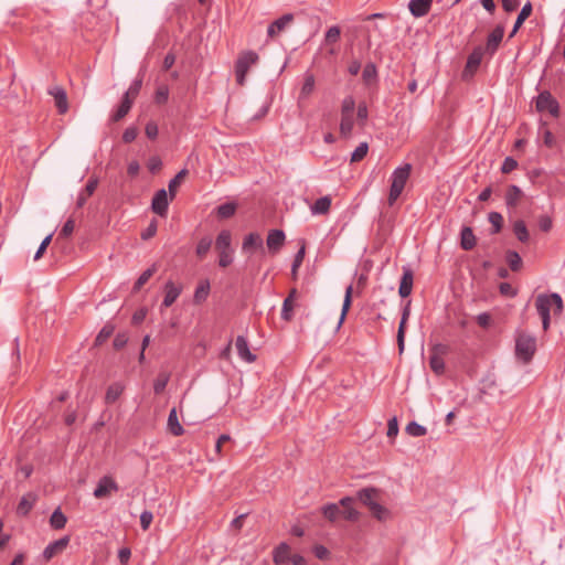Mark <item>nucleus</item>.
Returning <instances> with one entry per match:
<instances>
[{
  "label": "nucleus",
  "instance_id": "6e6d98bb",
  "mask_svg": "<svg viewBox=\"0 0 565 565\" xmlns=\"http://www.w3.org/2000/svg\"><path fill=\"white\" fill-rule=\"evenodd\" d=\"M303 258H305V245L302 244L300 249L295 255L294 263H292V266H291V273H292L294 277H296L297 270L301 266V264L303 262Z\"/></svg>",
  "mask_w": 565,
  "mask_h": 565
},
{
  "label": "nucleus",
  "instance_id": "e433bc0d",
  "mask_svg": "<svg viewBox=\"0 0 565 565\" xmlns=\"http://www.w3.org/2000/svg\"><path fill=\"white\" fill-rule=\"evenodd\" d=\"M210 294V282L209 280H203L199 284L194 292V301L196 303H201L206 300Z\"/></svg>",
  "mask_w": 565,
  "mask_h": 565
},
{
  "label": "nucleus",
  "instance_id": "7c9ffc66",
  "mask_svg": "<svg viewBox=\"0 0 565 565\" xmlns=\"http://www.w3.org/2000/svg\"><path fill=\"white\" fill-rule=\"evenodd\" d=\"M263 241L259 234L249 233L243 241L242 249L243 252L250 250L252 248L262 247Z\"/></svg>",
  "mask_w": 565,
  "mask_h": 565
},
{
  "label": "nucleus",
  "instance_id": "c85d7f7f",
  "mask_svg": "<svg viewBox=\"0 0 565 565\" xmlns=\"http://www.w3.org/2000/svg\"><path fill=\"white\" fill-rule=\"evenodd\" d=\"M354 126V114L341 115L340 135L343 138H349L352 134Z\"/></svg>",
  "mask_w": 565,
  "mask_h": 565
},
{
  "label": "nucleus",
  "instance_id": "39448f33",
  "mask_svg": "<svg viewBox=\"0 0 565 565\" xmlns=\"http://www.w3.org/2000/svg\"><path fill=\"white\" fill-rule=\"evenodd\" d=\"M232 234L227 230H223L216 237L215 248L218 252V265L223 268L230 266L233 262L232 257Z\"/></svg>",
  "mask_w": 565,
  "mask_h": 565
},
{
  "label": "nucleus",
  "instance_id": "5701e85b",
  "mask_svg": "<svg viewBox=\"0 0 565 565\" xmlns=\"http://www.w3.org/2000/svg\"><path fill=\"white\" fill-rule=\"evenodd\" d=\"M125 391V385L122 383L116 382L110 384L107 387L106 394H105V403L110 405L114 404L122 394Z\"/></svg>",
  "mask_w": 565,
  "mask_h": 565
},
{
  "label": "nucleus",
  "instance_id": "6e6552de",
  "mask_svg": "<svg viewBox=\"0 0 565 565\" xmlns=\"http://www.w3.org/2000/svg\"><path fill=\"white\" fill-rule=\"evenodd\" d=\"M119 487L114 478L104 476L99 479L95 490L94 497L96 499H104L110 497L114 492H117Z\"/></svg>",
  "mask_w": 565,
  "mask_h": 565
},
{
  "label": "nucleus",
  "instance_id": "13d9d810",
  "mask_svg": "<svg viewBox=\"0 0 565 565\" xmlns=\"http://www.w3.org/2000/svg\"><path fill=\"white\" fill-rule=\"evenodd\" d=\"M406 322L407 321H404L403 319H401V322L398 326V331H397V344H398V350L401 353L404 351Z\"/></svg>",
  "mask_w": 565,
  "mask_h": 565
},
{
  "label": "nucleus",
  "instance_id": "412c9836",
  "mask_svg": "<svg viewBox=\"0 0 565 565\" xmlns=\"http://www.w3.org/2000/svg\"><path fill=\"white\" fill-rule=\"evenodd\" d=\"M430 6L431 2L428 0H411L408 8L414 17L420 18L429 12Z\"/></svg>",
  "mask_w": 565,
  "mask_h": 565
},
{
  "label": "nucleus",
  "instance_id": "8fccbe9b",
  "mask_svg": "<svg viewBox=\"0 0 565 565\" xmlns=\"http://www.w3.org/2000/svg\"><path fill=\"white\" fill-rule=\"evenodd\" d=\"M141 86H142V78H136L129 86L128 90L125 93L124 97L131 98L134 102L136 99V97L138 96V94L141 89Z\"/></svg>",
  "mask_w": 565,
  "mask_h": 565
},
{
  "label": "nucleus",
  "instance_id": "79ce46f5",
  "mask_svg": "<svg viewBox=\"0 0 565 565\" xmlns=\"http://www.w3.org/2000/svg\"><path fill=\"white\" fill-rule=\"evenodd\" d=\"M507 263L511 270L518 271L522 267V258L520 255L514 250H508L505 256Z\"/></svg>",
  "mask_w": 565,
  "mask_h": 565
},
{
  "label": "nucleus",
  "instance_id": "aec40b11",
  "mask_svg": "<svg viewBox=\"0 0 565 565\" xmlns=\"http://www.w3.org/2000/svg\"><path fill=\"white\" fill-rule=\"evenodd\" d=\"M354 499L351 497H344L339 501V504L343 508L341 512L343 518L349 521H356L360 513L353 508Z\"/></svg>",
  "mask_w": 565,
  "mask_h": 565
},
{
  "label": "nucleus",
  "instance_id": "e2e57ef3",
  "mask_svg": "<svg viewBox=\"0 0 565 565\" xmlns=\"http://www.w3.org/2000/svg\"><path fill=\"white\" fill-rule=\"evenodd\" d=\"M52 236L53 234H49L43 241L42 243L40 244L35 255H34V260H38L40 259L44 252L46 250L47 246L50 245L51 241H52Z\"/></svg>",
  "mask_w": 565,
  "mask_h": 565
},
{
  "label": "nucleus",
  "instance_id": "9b49d317",
  "mask_svg": "<svg viewBox=\"0 0 565 565\" xmlns=\"http://www.w3.org/2000/svg\"><path fill=\"white\" fill-rule=\"evenodd\" d=\"M70 543L68 536H63L50 543L43 551V558L45 562L52 559L55 555L62 553Z\"/></svg>",
  "mask_w": 565,
  "mask_h": 565
},
{
  "label": "nucleus",
  "instance_id": "0eeeda50",
  "mask_svg": "<svg viewBox=\"0 0 565 565\" xmlns=\"http://www.w3.org/2000/svg\"><path fill=\"white\" fill-rule=\"evenodd\" d=\"M536 110L540 113H548L553 117H558L559 105L548 90L539 94L535 103Z\"/></svg>",
  "mask_w": 565,
  "mask_h": 565
},
{
  "label": "nucleus",
  "instance_id": "f257e3e1",
  "mask_svg": "<svg viewBox=\"0 0 565 565\" xmlns=\"http://www.w3.org/2000/svg\"><path fill=\"white\" fill-rule=\"evenodd\" d=\"M536 310L542 319V327L546 331L551 323V309H554V315L559 316L563 311L562 297L556 294L539 295L535 300Z\"/></svg>",
  "mask_w": 565,
  "mask_h": 565
},
{
  "label": "nucleus",
  "instance_id": "473e14b6",
  "mask_svg": "<svg viewBox=\"0 0 565 565\" xmlns=\"http://www.w3.org/2000/svg\"><path fill=\"white\" fill-rule=\"evenodd\" d=\"M531 13H532V4H531V2H527L522 7L510 36H513L518 32V30L521 28L523 22L530 17Z\"/></svg>",
  "mask_w": 565,
  "mask_h": 565
},
{
  "label": "nucleus",
  "instance_id": "bb28decb",
  "mask_svg": "<svg viewBox=\"0 0 565 565\" xmlns=\"http://www.w3.org/2000/svg\"><path fill=\"white\" fill-rule=\"evenodd\" d=\"M168 429L173 436H181L184 430L178 419L177 409L172 408L168 416Z\"/></svg>",
  "mask_w": 565,
  "mask_h": 565
},
{
  "label": "nucleus",
  "instance_id": "3c124183",
  "mask_svg": "<svg viewBox=\"0 0 565 565\" xmlns=\"http://www.w3.org/2000/svg\"><path fill=\"white\" fill-rule=\"evenodd\" d=\"M370 511L372 515L379 521H384L390 515L388 510L385 507L381 505L379 502L376 504H373Z\"/></svg>",
  "mask_w": 565,
  "mask_h": 565
},
{
  "label": "nucleus",
  "instance_id": "ea45409f",
  "mask_svg": "<svg viewBox=\"0 0 565 565\" xmlns=\"http://www.w3.org/2000/svg\"><path fill=\"white\" fill-rule=\"evenodd\" d=\"M157 271V266L152 265L150 268L146 269L139 278L136 280L134 285V291L137 292Z\"/></svg>",
  "mask_w": 565,
  "mask_h": 565
},
{
  "label": "nucleus",
  "instance_id": "6ab92c4d",
  "mask_svg": "<svg viewBox=\"0 0 565 565\" xmlns=\"http://www.w3.org/2000/svg\"><path fill=\"white\" fill-rule=\"evenodd\" d=\"M235 347L239 358L248 363H253L256 360V355L250 352L248 342L243 335L236 338Z\"/></svg>",
  "mask_w": 565,
  "mask_h": 565
},
{
  "label": "nucleus",
  "instance_id": "09e8293b",
  "mask_svg": "<svg viewBox=\"0 0 565 565\" xmlns=\"http://www.w3.org/2000/svg\"><path fill=\"white\" fill-rule=\"evenodd\" d=\"M168 373H160L153 383V391L156 394H160L164 391L168 382H169Z\"/></svg>",
  "mask_w": 565,
  "mask_h": 565
},
{
  "label": "nucleus",
  "instance_id": "ddd939ff",
  "mask_svg": "<svg viewBox=\"0 0 565 565\" xmlns=\"http://www.w3.org/2000/svg\"><path fill=\"white\" fill-rule=\"evenodd\" d=\"M49 94L53 96L58 113L65 114L68 110V102L65 89L61 86H53L49 89Z\"/></svg>",
  "mask_w": 565,
  "mask_h": 565
},
{
  "label": "nucleus",
  "instance_id": "f03ea898",
  "mask_svg": "<svg viewBox=\"0 0 565 565\" xmlns=\"http://www.w3.org/2000/svg\"><path fill=\"white\" fill-rule=\"evenodd\" d=\"M412 172V164L411 163H404L401 167H397L392 175H391V188L388 193V205H393L396 200L402 194L403 190L405 189V185L411 177Z\"/></svg>",
  "mask_w": 565,
  "mask_h": 565
},
{
  "label": "nucleus",
  "instance_id": "20e7f679",
  "mask_svg": "<svg viewBox=\"0 0 565 565\" xmlns=\"http://www.w3.org/2000/svg\"><path fill=\"white\" fill-rule=\"evenodd\" d=\"M258 60L259 56L254 51H245L238 55L235 64L236 82L238 85L243 86L245 84L249 68L255 65Z\"/></svg>",
  "mask_w": 565,
  "mask_h": 565
},
{
  "label": "nucleus",
  "instance_id": "5fc2aeb1",
  "mask_svg": "<svg viewBox=\"0 0 565 565\" xmlns=\"http://www.w3.org/2000/svg\"><path fill=\"white\" fill-rule=\"evenodd\" d=\"M355 100L352 96H347L342 100L341 115L354 114Z\"/></svg>",
  "mask_w": 565,
  "mask_h": 565
},
{
  "label": "nucleus",
  "instance_id": "c9c22d12",
  "mask_svg": "<svg viewBox=\"0 0 565 565\" xmlns=\"http://www.w3.org/2000/svg\"><path fill=\"white\" fill-rule=\"evenodd\" d=\"M513 232L516 238L522 243H526L530 238L526 225L522 220H518L513 223Z\"/></svg>",
  "mask_w": 565,
  "mask_h": 565
},
{
  "label": "nucleus",
  "instance_id": "603ef678",
  "mask_svg": "<svg viewBox=\"0 0 565 565\" xmlns=\"http://www.w3.org/2000/svg\"><path fill=\"white\" fill-rule=\"evenodd\" d=\"M369 146L366 142H361L351 154V162H359L367 154Z\"/></svg>",
  "mask_w": 565,
  "mask_h": 565
},
{
  "label": "nucleus",
  "instance_id": "864d4df0",
  "mask_svg": "<svg viewBox=\"0 0 565 565\" xmlns=\"http://www.w3.org/2000/svg\"><path fill=\"white\" fill-rule=\"evenodd\" d=\"M340 35H341L340 28L337 25H333V26L329 28L328 31L326 32L324 42L327 44L337 43L340 39Z\"/></svg>",
  "mask_w": 565,
  "mask_h": 565
},
{
  "label": "nucleus",
  "instance_id": "f704fd0d",
  "mask_svg": "<svg viewBox=\"0 0 565 565\" xmlns=\"http://www.w3.org/2000/svg\"><path fill=\"white\" fill-rule=\"evenodd\" d=\"M352 292H353V286L352 285H349L345 289V295H344V300H343V306H342V311H341V316H340V320L338 322V328L341 327V324L343 323L344 319H345V316L351 307V303H352Z\"/></svg>",
  "mask_w": 565,
  "mask_h": 565
},
{
  "label": "nucleus",
  "instance_id": "a19ab883",
  "mask_svg": "<svg viewBox=\"0 0 565 565\" xmlns=\"http://www.w3.org/2000/svg\"><path fill=\"white\" fill-rule=\"evenodd\" d=\"M236 207V204L233 202L221 204L216 210L217 216L220 218H230L235 214Z\"/></svg>",
  "mask_w": 565,
  "mask_h": 565
},
{
  "label": "nucleus",
  "instance_id": "7ed1b4c3",
  "mask_svg": "<svg viewBox=\"0 0 565 565\" xmlns=\"http://www.w3.org/2000/svg\"><path fill=\"white\" fill-rule=\"evenodd\" d=\"M536 352V338L526 332H518L515 337V358L529 364Z\"/></svg>",
  "mask_w": 565,
  "mask_h": 565
},
{
  "label": "nucleus",
  "instance_id": "69168bd1",
  "mask_svg": "<svg viewBox=\"0 0 565 565\" xmlns=\"http://www.w3.org/2000/svg\"><path fill=\"white\" fill-rule=\"evenodd\" d=\"M477 320V323L487 329L490 327L491 322H492V318H491V315L488 313V312H482V313H479L476 318Z\"/></svg>",
  "mask_w": 565,
  "mask_h": 565
},
{
  "label": "nucleus",
  "instance_id": "de8ad7c7",
  "mask_svg": "<svg viewBox=\"0 0 565 565\" xmlns=\"http://www.w3.org/2000/svg\"><path fill=\"white\" fill-rule=\"evenodd\" d=\"M488 220L492 225V233H499L502 228L503 217L499 212H490Z\"/></svg>",
  "mask_w": 565,
  "mask_h": 565
},
{
  "label": "nucleus",
  "instance_id": "4be33fe9",
  "mask_svg": "<svg viewBox=\"0 0 565 565\" xmlns=\"http://www.w3.org/2000/svg\"><path fill=\"white\" fill-rule=\"evenodd\" d=\"M316 77L312 73H306L303 77V84L299 93V100L307 99L315 90Z\"/></svg>",
  "mask_w": 565,
  "mask_h": 565
},
{
  "label": "nucleus",
  "instance_id": "2f4dec72",
  "mask_svg": "<svg viewBox=\"0 0 565 565\" xmlns=\"http://www.w3.org/2000/svg\"><path fill=\"white\" fill-rule=\"evenodd\" d=\"M134 102L131 98L124 97L117 110L113 114V121L121 120L130 110Z\"/></svg>",
  "mask_w": 565,
  "mask_h": 565
},
{
  "label": "nucleus",
  "instance_id": "dca6fc26",
  "mask_svg": "<svg viewBox=\"0 0 565 565\" xmlns=\"http://www.w3.org/2000/svg\"><path fill=\"white\" fill-rule=\"evenodd\" d=\"M414 275L411 268H403V276L399 284L398 294L402 298H406L411 295L413 289Z\"/></svg>",
  "mask_w": 565,
  "mask_h": 565
},
{
  "label": "nucleus",
  "instance_id": "f8f14e48",
  "mask_svg": "<svg viewBox=\"0 0 565 565\" xmlns=\"http://www.w3.org/2000/svg\"><path fill=\"white\" fill-rule=\"evenodd\" d=\"M168 206L169 200L167 191L164 189L157 191L151 203L152 211L160 216H164L167 214Z\"/></svg>",
  "mask_w": 565,
  "mask_h": 565
},
{
  "label": "nucleus",
  "instance_id": "9d476101",
  "mask_svg": "<svg viewBox=\"0 0 565 565\" xmlns=\"http://www.w3.org/2000/svg\"><path fill=\"white\" fill-rule=\"evenodd\" d=\"M504 28L502 25H497L493 31L488 35L486 47L483 51L489 55H493L503 39Z\"/></svg>",
  "mask_w": 565,
  "mask_h": 565
},
{
  "label": "nucleus",
  "instance_id": "0e129e2a",
  "mask_svg": "<svg viewBox=\"0 0 565 565\" xmlns=\"http://www.w3.org/2000/svg\"><path fill=\"white\" fill-rule=\"evenodd\" d=\"M153 520V514L150 511H143L140 514V525L143 531H147Z\"/></svg>",
  "mask_w": 565,
  "mask_h": 565
},
{
  "label": "nucleus",
  "instance_id": "338daca9",
  "mask_svg": "<svg viewBox=\"0 0 565 565\" xmlns=\"http://www.w3.org/2000/svg\"><path fill=\"white\" fill-rule=\"evenodd\" d=\"M157 233V221L153 220L150 222L148 227L141 233V238L147 241L151 237H153Z\"/></svg>",
  "mask_w": 565,
  "mask_h": 565
},
{
  "label": "nucleus",
  "instance_id": "a878e982",
  "mask_svg": "<svg viewBox=\"0 0 565 565\" xmlns=\"http://www.w3.org/2000/svg\"><path fill=\"white\" fill-rule=\"evenodd\" d=\"M460 246L465 250H471L476 246V236L472 230L465 226L460 234Z\"/></svg>",
  "mask_w": 565,
  "mask_h": 565
},
{
  "label": "nucleus",
  "instance_id": "f3484780",
  "mask_svg": "<svg viewBox=\"0 0 565 565\" xmlns=\"http://www.w3.org/2000/svg\"><path fill=\"white\" fill-rule=\"evenodd\" d=\"M285 233L281 230H271L268 233L266 243L269 250L276 253L278 252L282 245L285 244Z\"/></svg>",
  "mask_w": 565,
  "mask_h": 565
},
{
  "label": "nucleus",
  "instance_id": "cd10ccee",
  "mask_svg": "<svg viewBox=\"0 0 565 565\" xmlns=\"http://www.w3.org/2000/svg\"><path fill=\"white\" fill-rule=\"evenodd\" d=\"M36 501V497L33 493H26L23 495L18 504L17 512L20 515H26L33 508Z\"/></svg>",
  "mask_w": 565,
  "mask_h": 565
},
{
  "label": "nucleus",
  "instance_id": "b1692460",
  "mask_svg": "<svg viewBox=\"0 0 565 565\" xmlns=\"http://www.w3.org/2000/svg\"><path fill=\"white\" fill-rule=\"evenodd\" d=\"M377 490L374 488H365L358 492L359 500L366 505L370 510L373 504H376Z\"/></svg>",
  "mask_w": 565,
  "mask_h": 565
},
{
  "label": "nucleus",
  "instance_id": "052dcab7",
  "mask_svg": "<svg viewBox=\"0 0 565 565\" xmlns=\"http://www.w3.org/2000/svg\"><path fill=\"white\" fill-rule=\"evenodd\" d=\"M518 168V161L512 157H507L501 166L502 173H510Z\"/></svg>",
  "mask_w": 565,
  "mask_h": 565
},
{
  "label": "nucleus",
  "instance_id": "1a4fd4ad",
  "mask_svg": "<svg viewBox=\"0 0 565 565\" xmlns=\"http://www.w3.org/2000/svg\"><path fill=\"white\" fill-rule=\"evenodd\" d=\"M484 51L482 46H477L473 49V51L470 53V55L467 58V63L465 66V70L462 72V77L468 78L471 77L478 67L481 64L482 57H483Z\"/></svg>",
  "mask_w": 565,
  "mask_h": 565
},
{
  "label": "nucleus",
  "instance_id": "c03bdc74",
  "mask_svg": "<svg viewBox=\"0 0 565 565\" xmlns=\"http://www.w3.org/2000/svg\"><path fill=\"white\" fill-rule=\"evenodd\" d=\"M405 431L413 437H422L427 434L426 427L416 422L408 423L405 427Z\"/></svg>",
  "mask_w": 565,
  "mask_h": 565
},
{
  "label": "nucleus",
  "instance_id": "a211bd4d",
  "mask_svg": "<svg viewBox=\"0 0 565 565\" xmlns=\"http://www.w3.org/2000/svg\"><path fill=\"white\" fill-rule=\"evenodd\" d=\"M97 185H98V178L96 177H92L85 189L83 191L79 192L78 196H77V200H76V207L77 209H81L85 205V203L87 202L88 198L92 196L95 192V190L97 189Z\"/></svg>",
  "mask_w": 565,
  "mask_h": 565
},
{
  "label": "nucleus",
  "instance_id": "a18cd8bd",
  "mask_svg": "<svg viewBox=\"0 0 565 565\" xmlns=\"http://www.w3.org/2000/svg\"><path fill=\"white\" fill-rule=\"evenodd\" d=\"M212 246V239L209 236L202 237L196 245V255L203 258Z\"/></svg>",
  "mask_w": 565,
  "mask_h": 565
},
{
  "label": "nucleus",
  "instance_id": "49530a36",
  "mask_svg": "<svg viewBox=\"0 0 565 565\" xmlns=\"http://www.w3.org/2000/svg\"><path fill=\"white\" fill-rule=\"evenodd\" d=\"M115 327L113 324H105L99 333L97 334L95 339V344L100 345L103 344L113 333H114Z\"/></svg>",
  "mask_w": 565,
  "mask_h": 565
},
{
  "label": "nucleus",
  "instance_id": "c756f323",
  "mask_svg": "<svg viewBox=\"0 0 565 565\" xmlns=\"http://www.w3.org/2000/svg\"><path fill=\"white\" fill-rule=\"evenodd\" d=\"M290 559V547L286 543H280L274 551V562L277 565L284 564Z\"/></svg>",
  "mask_w": 565,
  "mask_h": 565
},
{
  "label": "nucleus",
  "instance_id": "72a5a7b5",
  "mask_svg": "<svg viewBox=\"0 0 565 565\" xmlns=\"http://www.w3.org/2000/svg\"><path fill=\"white\" fill-rule=\"evenodd\" d=\"M522 191L516 185H510L505 193V203L508 206L514 207L519 203Z\"/></svg>",
  "mask_w": 565,
  "mask_h": 565
},
{
  "label": "nucleus",
  "instance_id": "680f3d73",
  "mask_svg": "<svg viewBox=\"0 0 565 565\" xmlns=\"http://www.w3.org/2000/svg\"><path fill=\"white\" fill-rule=\"evenodd\" d=\"M539 227L541 231L547 233L552 230L553 221L548 215H541L537 220Z\"/></svg>",
  "mask_w": 565,
  "mask_h": 565
},
{
  "label": "nucleus",
  "instance_id": "4d7b16f0",
  "mask_svg": "<svg viewBox=\"0 0 565 565\" xmlns=\"http://www.w3.org/2000/svg\"><path fill=\"white\" fill-rule=\"evenodd\" d=\"M367 116H369V110H367L366 104L365 103L359 104L358 111H356V118H358V122L361 127L365 126Z\"/></svg>",
  "mask_w": 565,
  "mask_h": 565
},
{
  "label": "nucleus",
  "instance_id": "2eb2a0df",
  "mask_svg": "<svg viewBox=\"0 0 565 565\" xmlns=\"http://www.w3.org/2000/svg\"><path fill=\"white\" fill-rule=\"evenodd\" d=\"M182 291L180 286H177L173 281L169 280L164 285V298L161 307L168 308L173 305Z\"/></svg>",
  "mask_w": 565,
  "mask_h": 565
},
{
  "label": "nucleus",
  "instance_id": "774afa93",
  "mask_svg": "<svg viewBox=\"0 0 565 565\" xmlns=\"http://www.w3.org/2000/svg\"><path fill=\"white\" fill-rule=\"evenodd\" d=\"M74 228H75V222H74V220L68 218V220L64 223V225H63V227H62V230H61V232H60V236H63V237H68V236H71V235H72V233H73V231H74Z\"/></svg>",
  "mask_w": 565,
  "mask_h": 565
},
{
  "label": "nucleus",
  "instance_id": "37998d69",
  "mask_svg": "<svg viewBox=\"0 0 565 565\" xmlns=\"http://www.w3.org/2000/svg\"><path fill=\"white\" fill-rule=\"evenodd\" d=\"M186 174H188V170L182 169L180 172L177 173V175L173 179H171L169 181L168 189H169L171 199L174 198L178 186L181 184L182 180L185 178Z\"/></svg>",
  "mask_w": 565,
  "mask_h": 565
},
{
  "label": "nucleus",
  "instance_id": "4c0bfd02",
  "mask_svg": "<svg viewBox=\"0 0 565 565\" xmlns=\"http://www.w3.org/2000/svg\"><path fill=\"white\" fill-rule=\"evenodd\" d=\"M66 516L60 509H56L50 518V524L55 530L63 529L66 524Z\"/></svg>",
  "mask_w": 565,
  "mask_h": 565
},
{
  "label": "nucleus",
  "instance_id": "423d86ee",
  "mask_svg": "<svg viewBox=\"0 0 565 565\" xmlns=\"http://www.w3.org/2000/svg\"><path fill=\"white\" fill-rule=\"evenodd\" d=\"M449 353V347L447 344L437 343L431 347L429 351V366L431 371L441 375L445 373V356Z\"/></svg>",
  "mask_w": 565,
  "mask_h": 565
},
{
  "label": "nucleus",
  "instance_id": "4468645a",
  "mask_svg": "<svg viewBox=\"0 0 565 565\" xmlns=\"http://www.w3.org/2000/svg\"><path fill=\"white\" fill-rule=\"evenodd\" d=\"M294 20V15L291 13H286L279 19L275 20L271 24H269L267 29V35L269 38H275L279 35L288 24H290Z\"/></svg>",
  "mask_w": 565,
  "mask_h": 565
},
{
  "label": "nucleus",
  "instance_id": "58836bf2",
  "mask_svg": "<svg viewBox=\"0 0 565 565\" xmlns=\"http://www.w3.org/2000/svg\"><path fill=\"white\" fill-rule=\"evenodd\" d=\"M322 514L324 518H327L329 521L333 522L338 519V516L341 514V511L339 509V504L337 503H328L322 507Z\"/></svg>",
  "mask_w": 565,
  "mask_h": 565
},
{
  "label": "nucleus",
  "instance_id": "393cba45",
  "mask_svg": "<svg viewBox=\"0 0 565 565\" xmlns=\"http://www.w3.org/2000/svg\"><path fill=\"white\" fill-rule=\"evenodd\" d=\"M331 198L329 195L318 199L311 206L310 211L313 215H324L330 211Z\"/></svg>",
  "mask_w": 565,
  "mask_h": 565
},
{
  "label": "nucleus",
  "instance_id": "bf43d9fd",
  "mask_svg": "<svg viewBox=\"0 0 565 565\" xmlns=\"http://www.w3.org/2000/svg\"><path fill=\"white\" fill-rule=\"evenodd\" d=\"M294 303L285 299L282 302L281 318L286 321H290L292 318Z\"/></svg>",
  "mask_w": 565,
  "mask_h": 565
}]
</instances>
